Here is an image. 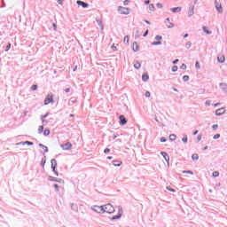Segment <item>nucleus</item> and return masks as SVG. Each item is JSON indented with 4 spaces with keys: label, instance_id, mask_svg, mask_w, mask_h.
<instances>
[{
    "label": "nucleus",
    "instance_id": "a878e982",
    "mask_svg": "<svg viewBox=\"0 0 227 227\" xmlns=\"http://www.w3.org/2000/svg\"><path fill=\"white\" fill-rule=\"evenodd\" d=\"M169 141H176V135L175 134L169 135Z\"/></svg>",
    "mask_w": 227,
    "mask_h": 227
},
{
    "label": "nucleus",
    "instance_id": "e433bc0d",
    "mask_svg": "<svg viewBox=\"0 0 227 227\" xmlns=\"http://www.w3.org/2000/svg\"><path fill=\"white\" fill-rule=\"evenodd\" d=\"M160 143H166V141H168V138H166L165 137H161L160 138Z\"/></svg>",
    "mask_w": 227,
    "mask_h": 227
},
{
    "label": "nucleus",
    "instance_id": "58836bf2",
    "mask_svg": "<svg viewBox=\"0 0 227 227\" xmlns=\"http://www.w3.org/2000/svg\"><path fill=\"white\" fill-rule=\"evenodd\" d=\"M167 190L170 191V192H176V190H175V189H173V188H171L169 186H167Z\"/></svg>",
    "mask_w": 227,
    "mask_h": 227
},
{
    "label": "nucleus",
    "instance_id": "a211bd4d",
    "mask_svg": "<svg viewBox=\"0 0 227 227\" xmlns=\"http://www.w3.org/2000/svg\"><path fill=\"white\" fill-rule=\"evenodd\" d=\"M39 148H42L43 150H44V153H49V147H47L46 145H43V144H39Z\"/></svg>",
    "mask_w": 227,
    "mask_h": 227
},
{
    "label": "nucleus",
    "instance_id": "bf43d9fd",
    "mask_svg": "<svg viewBox=\"0 0 227 227\" xmlns=\"http://www.w3.org/2000/svg\"><path fill=\"white\" fill-rule=\"evenodd\" d=\"M65 92H66V93H70V88H67V89L65 90Z\"/></svg>",
    "mask_w": 227,
    "mask_h": 227
},
{
    "label": "nucleus",
    "instance_id": "052dcab7",
    "mask_svg": "<svg viewBox=\"0 0 227 227\" xmlns=\"http://www.w3.org/2000/svg\"><path fill=\"white\" fill-rule=\"evenodd\" d=\"M195 67H196V68H200V63L196 62Z\"/></svg>",
    "mask_w": 227,
    "mask_h": 227
},
{
    "label": "nucleus",
    "instance_id": "338daca9",
    "mask_svg": "<svg viewBox=\"0 0 227 227\" xmlns=\"http://www.w3.org/2000/svg\"><path fill=\"white\" fill-rule=\"evenodd\" d=\"M106 159H108V160H113V156H107Z\"/></svg>",
    "mask_w": 227,
    "mask_h": 227
},
{
    "label": "nucleus",
    "instance_id": "5701e85b",
    "mask_svg": "<svg viewBox=\"0 0 227 227\" xmlns=\"http://www.w3.org/2000/svg\"><path fill=\"white\" fill-rule=\"evenodd\" d=\"M194 15V7H191L188 12V16L192 17Z\"/></svg>",
    "mask_w": 227,
    "mask_h": 227
},
{
    "label": "nucleus",
    "instance_id": "0eeeda50",
    "mask_svg": "<svg viewBox=\"0 0 227 227\" xmlns=\"http://www.w3.org/2000/svg\"><path fill=\"white\" fill-rule=\"evenodd\" d=\"M215 8H216L217 12L219 13H223V5L221 4V3L217 2V0H215Z\"/></svg>",
    "mask_w": 227,
    "mask_h": 227
},
{
    "label": "nucleus",
    "instance_id": "a19ab883",
    "mask_svg": "<svg viewBox=\"0 0 227 227\" xmlns=\"http://www.w3.org/2000/svg\"><path fill=\"white\" fill-rule=\"evenodd\" d=\"M37 89H38V85H33L31 87L32 91H36Z\"/></svg>",
    "mask_w": 227,
    "mask_h": 227
},
{
    "label": "nucleus",
    "instance_id": "1a4fd4ad",
    "mask_svg": "<svg viewBox=\"0 0 227 227\" xmlns=\"http://www.w3.org/2000/svg\"><path fill=\"white\" fill-rule=\"evenodd\" d=\"M160 155H162V157L165 159L166 162L168 164H169V154H168V153H166V152H161Z\"/></svg>",
    "mask_w": 227,
    "mask_h": 227
},
{
    "label": "nucleus",
    "instance_id": "dca6fc26",
    "mask_svg": "<svg viewBox=\"0 0 227 227\" xmlns=\"http://www.w3.org/2000/svg\"><path fill=\"white\" fill-rule=\"evenodd\" d=\"M224 113H226V109L224 107L219 108L215 111V114H224Z\"/></svg>",
    "mask_w": 227,
    "mask_h": 227
},
{
    "label": "nucleus",
    "instance_id": "49530a36",
    "mask_svg": "<svg viewBox=\"0 0 227 227\" xmlns=\"http://www.w3.org/2000/svg\"><path fill=\"white\" fill-rule=\"evenodd\" d=\"M123 42H124L125 43H129V35H126V36L124 37Z\"/></svg>",
    "mask_w": 227,
    "mask_h": 227
},
{
    "label": "nucleus",
    "instance_id": "2eb2a0df",
    "mask_svg": "<svg viewBox=\"0 0 227 227\" xmlns=\"http://www.w3.org/2000/svg\"><path fill=\"white\" fill-rule=\"evenodd\" d=\"M166 26L168 28L175 27V25L169 21V18L166 19Z\"/></svg>",
    "mask_w": 227,
    "mask_h": 227
},
{
    "label": "nucleus",
    "instance_id": "c85d7f7f",
    "mask_svg": "<svg viewBox=\"0 0 227 227\" xmlns=\"http://www.w3.org/2000/svg\"><path fill=\"white\" fill-rule=\"evenodd\" d=\"M192 159L193 160H198L200 159V156L198 155V153H194L192 155Z\"/></svg>",
    "mask_w": 227,
    "mask_h": 227
},
{
    "label": "nucleus",
    "instance_id": "393cba45",
    "mask_svg": "<svg viewBox=\"0 0 227 227\" xmlns=\"http://www.w3.org/2000/svg\"><path fill=\"white\" fill-rule=\"evenodd\" d=\"M220 86L225 93H227V84L226 83H220Z\"/></svg>",
    "mask_w": 227,
    "mask_h": 227
},
{
    "label": "nucleus",
    "instance_id": "de8ad7c7",
    "mask_svg": "<svg viewBox=\"0 0 227 227\" xmlns=\"http://www.w3.org/2000/svg\"><path fill=\"white\" fill-rule=\"evenodd\" d=\"M181 70H187V66L185 64H183L181 66Z\"/></svg>",
    "mask_w": 227,
    "mask_h": 227
},
{
    "label": "nucleus",
    "instance_id": "f03ea898",
    "mask_svg": "<svg viewBox=\"0 0 227 227\" xmlns=\"http://www.w3.org/2000/svg\"><path fill=\"white\" fill-rule=\"evenodd\" d=\"M49 104H54V95L52 93L48 94L44 99V106H49Z\"/></svg>",
    "mask_w": 227,
    "mask_h": 227
},
{
    "label": "nucleus",
    "instance_id": "4d7b16f0",
    "mask_svg": "<svg viewBox=\"0 0 227 227\" xmlns=\"http://www.w3.org/2000/svg\"><path fill=\"white\" fill-rule=\"evenodd\" d=\"M156 6H157V8H160V9L163 8L162 4H157Z\"/></svg>",
    "mask_w": 227,
    "mask_h": 227
},
{
    "label": "nucleus",
    "instance_id": "7c9ffc66",
    "mask_svg": "<svg viewBox=\"0 0 227 227\" xmlns=\"http://www.w3.org/2000/svg\"><path fill=\"white\" fill-rule=\"evenodd\" d=\"M49 134H51V129H46L43 130V136H49Z\"/></svg>",
    "mask_w": 227,
    "mask_h": 227
},
{
    "label": "nucleus",
    "instance_id": "69168bd1",
    "mask_svg": "<svg viewBox=\"0 0 227 227\" xmlns=\"http://www.w3.org/2000/svg\"><path fill=\"white\" fill-rule=\"evenodd\" d=\"M145 4H150V0H146V1L145 2Z\"/></svg>",
    "mask_w": 227,
    "mask_h": 227
},
{
    "label": "nucleus",
    "instance_id": "6e6d98bb",
    "mask_svg": "<svg viewBox=\"0 0 227 227\" xmlns=\"http://www.w3.org/2000/svg\"><path fill=\"white\" fill-rule=\"evenodd\" d=\"M54 175H56V176H59V173H58V171H56V169L52 170Z\"/></svg>",
    "mask_w": 227,
    "mask_h": 227
},
{
    "label": "nucleus",
    "instance_id": "c03bdc74",
    "mask_svg": "<svg viewBox=\"0 0 227 227\" xmlns=\"http://www.w3.org/2000/svg\"><path fill=\"white\" fill-rule=\"evenodd\" d=\"M178 71V67L174 66L172 67V72H177Z\"/></svg>",
    "mask_w": 227,
    "mask_h": 227
},
{
    "label": "nucleus",
    "instance_id": "6e6552de",
    "mask_svg": "<svg viewBox=\"0 0 227 227\" xmlns=\"http://www.w3.org/2000/svg\"><path fill=\"white\" fill-rule=\"evenodd\" d=\"M48 180L50 182H58L59 184H61V182H63V179H58V178H56V177H54L52 176H48Z\"/></svg>",
    "mask_w": 227,
    "mask_h": 227
},
{
    "label": "nucleus",
    "instance_id": "20e7f679",
    "mask_svg": "<svg viewBox=\"0 0 227 227\" xmlns=\"http://www.w3.org/2000/svg\"><path fill=\"white\" fill-rule=\"evenodd\" d=\"M118 12H119V13H121V15H129V13H130V10H129V8L123 7V6H119Z\"/></svg>",
    "mask_w": 227,
    "mask_h": 227
},
{
    "label": "nucleus",
    "instance_id": "09e8293b",
    "mask_svg": "<svg viewBox=\"0 0 227 227\" xmlns=\"http://www.w3.org/2000/svg\"><path fill=\"white\" fill-rule=\"evenodd\" d=\"M183 80H184V82L189 81V75H184V76L183 77Z\"/></svg>",
    "mask_w": 227,
    "mask_h": 227
},
{
    "label": "nucleus",
    "instance_id": "aec40b11",
    "mask_svg": "<svg viewBox=\"0 0 227 227\" xmlns=\"http://www.w3.org/2000/svg\"><path fill=\"white\" fill-rule=\"evenodd\" d=\"M148 79H150V76L148 75V74H144L142 75V81H144V82H146V81H148Z\"/></svg>",
    "mask_w": 227,
    "mask_h": 227
},
{
    "label": "nucleus",
    "instance_id": "6ab92c4d",
    "mask_svg": "<svg viewBox=\"0 0 227 227\" xmlns=\"http://www.w3.org/2000/svg\"><path fill=\"white\" fill-rule=\"evenodd\" d=\"M134 68H136L137 70H139V68H141V63H139V61H135Z\"/></svg>",
    "mask_w": 227,
    "mask_h": 227
},
{
    "label": "nucleus",
    "instance_id": "c756f323",
    "mask_svg": "<svg viewBox=\"0 0 227 227\" xmlns=\"http://www.w3.org/2000/svg\"><path fill=\"white\" fill-rule=\"evenodd\" d=\"M183 173L184 175H194V172H192V170H184Z\"/></svg>",
    "mask_w": 227,
    "mask_h": 227
},
{
    "label": "nucleus",
    "instance_id": "473e14b6",
    "mask_svg": "<svg viewBox=\"0 0 227 227\" xmlns=\"http://www.w3.org/2000/svg\"><path fill=\"white\" fill-rule=\"evenodd\" d=\"M71 208L72 210H74V212H77L78 210L77 205L71 204Z\"/></svg>",
    "mask_w": 227,
    "mask_h": 227
},
{
    "label": "nucleus",
    "instance_id": "423d86ee",
    "mask_svg": "<svg viewBox=\"0 0 227 227\" xmlns=\"http://www.w3.org/2000/svg\"><path fill=\"white\" fill-rule=\"evenodd\" d=\"M60 148L65 151L72 150V143L67 142L66 144H61Z\"/></svg>",
    "mask_w": 227,
    "mask_h": 227
},
{
    "label": "nucleus",
    "instance_id": "39448f33",
    "mask_svg": "<svg viewBox=\"0 0 227 227\" xmlns=\"http://www.w3.org/2000/svg\"><path fill=\"white\" fill-rule=\"evenodd\" d=\"M129 120L125 117V115L121 114L119 116V124L123 127V125H127Z\"/></svg>",
    "mask_w": 227,
    "mask_h": 227
},
{
    "label": "nucleus",
    "instance_id": "f3484780",
    "mask_svg": "<svg viewBox=\"0 0 227 227\" xmlns=\"http://www.w3.org/2000/svg\"><path fill=\"white\" fill-rule=\"evenodd\" d=\"M112 164L115 167V168H120V166H121V161L120 160H113Z\"/></svg>",
    "mask_w": 227,
    "mask_h": 227
},
{
    "label": "nucleus",
    "instance_id": "cd10ccee",
    "mask_svg": "<svg viewBox=\"0 0 227 227\" xmlns=\"http://www.w3.org/2000/svg\"><path fill=\"white\" fill-rule=\"evenodd\" d=\"M47 162V160L45 159V156L44 158L42 159L41 160V166L42 168H45V163Z\"/></svg>",
    "mask_w": 227,
    "mask_h": 227
},
{
    "label": "nucleus",
    "instance_id": "e2e57ef3",
    "mask_svg": "<svg viewBox=\"0 0 227 227\" xmlns=\"http://www.w3.org/2000/svg\"><path fill=\"white\" fill-rule=\"evenodd\" d=\"M148 35V30L145 31V33L143 35V36H147Z\"/></svg>",
    "mask_w": 227,
    "mask_h": 227
},
{
    "label": "nucleus",
    "instance_id": "f704fd0d",
    "mask_svg": "<svg viewBox=\"0 0 227 227\" xmlns=\"http://www.w3.org/2000/svg\"><path fill=\"white\" fill-rule=\"evenodd\" d=\"M91 209L93 210V212H97V214H100V209H98V207H95V206L93 207H91Z\"/></svg>",
    "mask_w": 227,
    "mask_h": 227
},
{
    "label": "nucleus",
    "instance_id": "603ef678",
    "mask_svg": "<svg viewBox=\"0 0 227 227\" xmlns=\"http://www.w3.org/2000/svg\"><path fill=\"white\" fill-rule=\"evenodd\" d=\"M145 97H147V98H150V97H151L150 91L145 92Z\"/></svg>",
    "mask_w": 227,
    "mask_h": 227
},
{
    "label": "nucleus",
    "instance_id": "9d476101",
    "mask_svg": "<svg viewBox=\"0 0 227 227\" xmlns=\"http://www.w3.org/2000/svg\"><path fill=\"white\" fill-rule=\"evenodd\" d=\"M51 169L52 171H54V169L58 168V160H56V159H51Z\"/></svg>",
    "mask_w": 227,
    "mask_h": 227
},
{
    "label": "nucleus",
    "instance_id": "4468645a",
    "mask_svg": "<svg viewBox=\"0 0 227 227\" xmlns=\"http://www.w3.org/2000/svg\"><path fill=\"white\" fill-rule=\"evenodd\" d=\"M76 3H77L78 6H82V8H88V4H86L81 0H78Z\"/></svg>",
    "mask_w": 227,
    "mask_h": 227
},
{
    "label": "nucleus",
    "instance_id": "f257e3e1",
    "mask_svg": "<svg viewBox=\"0 0 227 227\" xmlns=\"http://www.w3.org/2000/svg\"><path fill=\"white\" fill-rule=\"evenodd\" d=\"M95 208H98V210H100V212H106V214H114V207L112 206L111 203H108L106 205L104 206H95Z\"/></svg>",
    "mask_w": 227,
    "mask_h": 227
},
{
    "label": "nucleus",
    "instance_id": "7ed1b4c3",
    "mask_svg": "<svg viewBox=\"0 0 227 227\" xmlns=\"http://www.w3.org/2000/svg\"><path fill=\"white\" fill-rule=\"evenodd\" d=\"M121 215H123V208L119 207L118 215L110 218V221H116V219H121Z\"/></svg>",
    "mask_w": 227,
    "mask_h": 227
},
{
    "label": "nucleus",
    "instance_id": "ea45409f",
    "mask_svg": "<svg viewBox=\"0 0 227 227\" xmlns=\"http://www.w3.org/2000/svg\"><path fill=\"white\" fill-rule=\"evenodd\" d=\"M53 187H55V191H57V192H59V185L58 184H53Z\"/></svg>",
    "mask_w": 227,
    "mask_h": 227
},
{
    "label": "nucleus",
    "instance_id": "5fc2aeb1",
    "mask_svg": "<svg viewBox=\"0 0 227 227\" xmlns=\"http://www.w3.org/2000/svg\"><path fill=\"white\" fill-rule=\"evenodd\" d=\"M155 40H162V37L160 35H156Z\"/></svg>",
    "mask_w": 227,
    "mask_h": 227
},
{
    "label": "nucleus",
    "instance_id": "8fccbe9b",
    "mask_svg": "<svg viewBox=\"0 0 227 227\" xmlns=\"http://www.w3.org/2000/svg\"><path fill=\"white\" fill-rule=\"evenodd\" d=\"M12 48V43H9L7 46H6V52H8V50Z\"/></svg>",
    "mask_w": 227,
    "mask_h": 227
},
{
    "label": "nucleus",
    "instance_id": "c9c22d12",
    "mask_svg": "<svg viewBox=\"0 0 227 227\" xmlns=\"http://www.w3.org/2000/svg\"><path fill=\"white\" fill-rule=\"evenodd\" d=\"M43 132V126H39L38 134H42Z\"/></svg>",
    "mask_w": 227,
    "mask_h": 227
},
{
    "label": "nucleus",
    "instance_id": "37998d69",
    "mask_svg": "<svg viewBox=\"0 0 227 227\" xmlns=\"http://www.w3.org/2000/svg\"><path fill=\"white\" fill-rule=\"evenodd\" d=\"M219 137H221V134H215V135L213 137V139H219Z\"/></svg>",
    "mask_w": 227,
    "mask_h": 227
},
{
    "label": "nucleus",
    "instance_id": "412c9836",
    "mask_svg": "<svg viewBox=\"0 0 227 227\" xmlns=\"http://www.w3.org/2000/svg\"><path fill=\"white\" fill-rule=\"evenodd\" d=\"M17 145H27L28 146H33V142H29V141H25V142H20L18 143Z\"/></svg>",
    "mask_w": 227,
    "mask_h": 227
},
{
    "label": "nucleus",
    "instance_id": "680f3d73",
    "mask_svg": "<svg viewBox=\"0 0 227 227\" xmlns=\"http://www.w3.org/2000/svg\"><path fill=\"white\" fill-rule=\"evenodd\" d=\"M63 1H65V0H58V3H59V4H63Z\"/></svg>",
    "mask_w": 227,
    "mask_h": 227
},
{
    "label": "nucleus",
    "instance_id": "9b49d317",
    "mask_svg": "<svg viewBox=\"0 0 227 227\" xmlns=\"http://www.w3.org/2000/svg\"><path fill=\"white\" fill-rule=\"evenodd\" d=\"M217 61L218 63H224V61H226V58L224 57V55H218L217 56Z\"/></svg>",
    "mask_w": 227,
    "mask_h": 227
},
{
    "label": "nucleus",
    "instance_id": "79ce46f5",
    "mask_svg": "<svg viewBox=\"0 0 227 227\" xmlns=\"http://www.w3.org/2000/svg\"><path fill=\"white\" fill-rule=\"evenodd\" d=\"M212 129H213V130H217V129H219V125L214 124V125L212 126Z\"/></svg>",
    "mask_w": 227,
    "mask_h": 227
},
{
    "label": "nucleus",
    "instance_id": "4be33fe9",
    "mask_svg": "<svg viewBox=\"0 0 227 227\" xmlns=\"http://www.w3.org/2000/svg\"><path fill=\"white\" fill-rule=\"evenodd\" d=\"M173 13H176V12H182V7H174L171 9Z\"/></svg>",
    "mask_w": 227,
    "mask_h": 227
},
{
    "label": "nucleus",
    "instance_id": "13d9d810",
    "mask_svg": "<svg viewBox=\"0 0 227 227\" xmlns=\"http://www.w3.org/2000/svg\"><path fill=\"white\" fill-rule=\"evenodd\" d=\"M197 141H201V135H199V136L197 137Z\"/></svg>",
    "mask_w": 227,
    "mask_h": 227
},
{
    "label": "nucleus",
    "instance_id": "72a5a7b5",
    "mask_svg": "<svg viewBox=\"0 0 227 227\" xmlns=\"http://www.w3.org/2000/svg\"><path fill=\"white\" fill-rule=\"evenodd\" d=\"M217 176H219V171H214L213 172V177L217 178Z\"/></svg>",
    "mask_w": 227,
    "mask_h": 227
},
{
    "label": "nucleus",
    "instance_id": "774afa93",
    "mask_svg": "<svg viewBox=\"0 0 227 227\" xmlns=\"http://www.w3.org/2000/svg\"><path fill=\"white\" fill-rule=\"evenodd\" d=\"M206 106H210V101H206Z\"/></svg>",
    "mask_w": 227,
    "mask_h": 227
},
{
    "label": "nucleus",
    "instance_id": "3c124183",
    "mask_svg": "<svg viewBox=\"0 0 227 227\" xmlns=\"http://www.w3.org/2000/svg\"><path fill=\"white\" fill-rule=\"evenodd\" d=\"M109 152H111V149H109V148H106L104 150V153H109Z\"/></svg>",
    "mask_w": 227,
    "mask_h": 227
},
{
    "label": "nucleus",
    "instance_id": "864d4df0",
    "mask_svg": "<svg viewBox=\"0 0 227 227\" xmlns=\"http://www.w3.org/2000/svg\"><path fill=\"white\" fill-rule=\"evenodd\" d=\"M53 29H54V31L58 30V26L56 25V23H53Z\"/></svg>",
    "mask_w": 227,
    "mask_h": 227
},
{
    "label": "nucleus",
    "instance_id": "a18cd8bd",
    "mask_svg": "<svg viewBox=\"0 0 227 227\" xmlns=\"http://www.w3.org/2000/svg\"><path fill=\"white\" fill-rule=\"evenodd\" d=\"M191 45H192L191 42L186 43L185 44L186 49H191Z\"/></svg>",
    "mask_w": 227,
    "mask_h": 227
},
{
    "label": "nucleus",
    "instance_id": "4c0bfd02",
    "mask_svg": "<svg viewBox=\"0 0 227 227\" xmlns=\"http://www.w3.org/2000/svg\"><path fill=\"white\" fill-rule=\"evenodd\" d=\"M162 43L160 41L152 43V45H161Z\"/></svg>",
    "mask_w": 227,
    "mask_h": 227
},
{
    "label": "nucleus",
    "instance_id": "bb28decb",
    "mask_svg": "<svg viewBox=\"0 0 227 227\" xmlns=\"http://www.w3.org/2000/svg\"><path fill=\"white\" fill-rule=\"evenodd\" d=\"M182 141H183V143H184V145H187V142L189 141L187 135H184Z\"/></svg>",
    "mask_w": 227,
    "mask_h": 227
},
{
    "label": "nucleus",
    "instance_id": "b1692460",
    "mask_svg": "<svg viewBox=\"0 0 227 227\" xmlns=\"http://www.w3.org/2000/svg\"><path fill=\"white\" fill-rule=\"evenodd\" d=\"M202 29L206 35H211L212 31H209V29L207 27H202Z\"/></svg>",
    "mask_w": 227,
    "mask_h": 227
},
{
    "label": "nucleus",
    "instance_id": "ddd939ff",
    "mask_svg": "<svg viewBox=\"0 0 227 227\" xmlns=\"http://www.w3.org/2000/svg\"><path fill=\"white\" fill-rule=\"evenodd\" d=\"M47 116H49V114H44V115L41 116L43 125H47V123H49V121L45 120V118H47Z\"/></svg>",
    "mask_w": 227,
    "mask_h": 227
},
{
    "label": "nucleus",
    "instance_id": "0e129e2a",
    "mask_svg": "<svg viewBox=\"0 0 227 227\" xmlns=\"http://www.w3.org/2000/svg\"><path fill=\"white\" fill-rule=\"evenodd\" d=\"M176 63H178V59L173 61V65H176Z\"/></svg>",
    "mask_w": 227,
    "mask_h": 227
},
{
    "label": "nucleus",
    "instance_id": "f8f14e48",
    "mask_svg": "<svg viewBox=\"0 0 227 227\" xmlns=\"http://www.w3.org/2000/svg\"><path fill=\"white\" fill-rule=\"evenodd\" d=\"M132 51L134 52H137V51H139V44H137V42L133 43Z\"/></svg>",
    "mask_w": 227,
    "mask_h": 227
},
{
    "label": "nucleus",
    "instance_id": "2f4dec72",
    "mask_svg": "<svg viewBox=\"0 0 227 227\" xmlns=\"http://www.w3.org/2000/svg\"><path fill=\"white\" fill-rule=\"evenodd\" d=\"M149 10L150 12H155V6L153 5V4H149Z\"/></svg>",
    "mask_w": 227,
    "mask_h": 227
}]
</instances>
